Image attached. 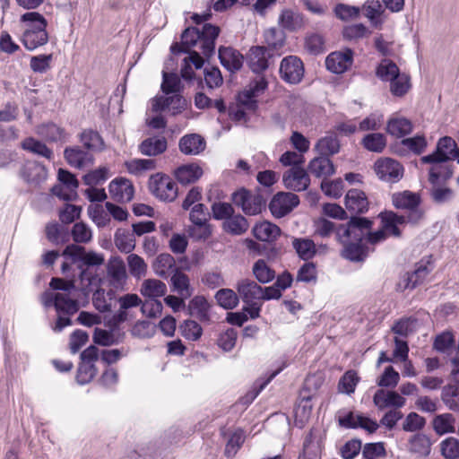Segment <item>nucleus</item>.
<instances>
[{"mask_svg":"<svg viewBox=\"0 0 459 459\" xmlns=\"http://www.w3.org/2000/svg\"><path fill=\"white\" fill-rule=\"evenodd\" d=\"M429 169V181L431 185L437 184L438 179H442L443 183H446L454 174L453 164L448 163H432Z\"/></svg>","mask_w":459,"mask_h":459,"instance_id":"39","label":"nucleus"},{"mask_svg":"<svg viewBox=\"0 0 459 459\" xmlns=\"http://www.w3.org/2000/svg\"><path fill=\"white\" fill-rule=\"evenodd\" d=\"M434 266L431 256L426 260L422 259L416 264V269L412 273H408L404 276L403 289H415L418 285L423 283L427 276L432 272Z\"/></svg>","mask_w":459,"mask_h":459,"instance_id":"15","label":"nucleus"},{"mask_svg":"<svg viewBox=\"0 0 459 459\" xmlns=\"http://www.w3.org/2000/svg\"><path fill=\"white\" fill-rule=\"evenodd\" d=\"M405 402V399L394 391L378 389L373 396L374 404L381 411L390 406L402 408Z\"/></svg>","mask_w":459,"mask_h":459,"instance_id":"28","label":"nucleus"},{"mask_svg":"<svg viewBox=\"0 0 459 459\" xmlns=\"http://www.w3.org/2000/svg\"><path fill=\"white\" fill-rule=\"evenodd\" d=\"M197 45L200 46L199 29L188 27L181 34V45L178 42L173 43L170 47V51L174 55L188 53L191 48Z\"/></svg>","mask_w":459,"mask_h":459,"instance_id":"24","label":"nucleus"},{"mask_svg":"<svg viewBox=\"0 0 459 459\" xmlns=\"http://www.w3.org/2000/svg\"><path fill=\"white\" fill-rule=\"evenodd\" d=\"M360 143L368 152L381 153L386 147L387 140L384 134L370 133L362 138Z\"/></svg>","mask_w":459,"mask_h":459,"instance_id":"42","label":"nucleus"},{"mask_svg":"<svg viewBox=\"0 0 459 459\" xmlns=\"http://www.w3.org/2000/svg\"><path fill=\"white\" fill-rule=\"evenodd\" d=\"M279 22L283 29L294 31L301 26L302 17L290 10H284L280 15Z\"/></svg>","mask_w":459,"mask_h":459,"instance_id":"61","label":"nucleus"},{"mask_svg":"<svg viewBox=\"0 0 459 459\" xmlns=\"http://www.w3.org/2000/svg\"><path fill=\"white\" fill-rule=\"evenodd\" d=\"M268 87V82L264 76L252 80L247 87L237 96V108L231 111V119L247 124L248 116L247 111L255 112L258 108L256 100Z\"/></svg>","mask_w":459,"mask_h":459,"instance_id":"2","label":"nucleus"},{"mask_svg":"<svg viewBox=\"0 0 459 459\" xmlns=\"http://www.w3.org/2000/svg\"><path fill=\"white\" fill-rule=\"evenodd\" d=\"M276 55V53L271 52V49H267L266 47L254 46L247 55V63L254 73L261 74L271 65Z\"/></svg>","mask_w":459,"mask_h":459,"instance_id":"10","label":"nucleus"},{"mask_svg":"<svg viewBox=\"0 0 459 459\" xmlns=\"http://www.w3.org/2000/svg\"><path fill=\"white\" fill-rule=\"evenodd\" d=\"M149 188L153 195L164 202H173L178 195L176 182L170 177L161 173L151 176Z\"/></svg>","mask_w":459,"mask_h":459,"instance_id":"6","label":"nucleus"},{"mask_svg":"<svg viewBox=\"0 0 459 459\" xmlns=\"http://www.w3.org/2000/svg\"><path fill=\"white\" fill-rule=\"evenodd\" d=\"M181 89V82L178 75L175 73H162L161 91L165 94L178 93Z\"/></svg>","mask_w":459,"mask_h":459,"instance_id":"59","label":"nucleus"},{"mask_svg":"<svg viewBox=\"0 0 459 459\" xmlns=\"http://www.w3.org/2000/svg\"><path fill=\"white\" fill-rule=\"evenodd\" d=\"M166 292V284L157 279H147L143 282L141 287V293L151 299H157L164 296Z\"/></svg>","mask_w":459,"mask_h":459,"instance_id":"44","label":"nucleus"},{"mask_svg":"<svg viewBox=\"0 0 459 459\" xmlns=\"http://www.w3.org/2000/svg\"><path fill=\"white\" fill-rule=\"evenodd\" d=\"M441 455L446 459L459 458V440L455 437H447L440 444Z\"/></svg>","mask_w":459,"mask_h":459,"instance_id":"64","label":"nucleus"},{"mask_svg":"<svg viewBox=\"0 0 459 459\" xmlns=\"http://www.w3.org/2000/svg\"><path fill=\"white\" fill-rule=\"evenodd\" d=\"M343 245L341 252L342 257L351 262L361 263L368 255L369 249L362 242L356 241H340Z\"/></svg>","mask_w":459,"mask_h":459,"instance_id":"23","label":"nucleus"},{"mask_svg":"<svg viewBox=\"0 0 459 459\" xmlns=\"http://www.w3.org/2000/svg\"><path fill=\"white\" fill-rule=\"evenodd\" d=\"M37 134L48 143H65L68 134L65 128L55 123H46L37 127Z\"/></svg>","mask_w":459,"mask_h":459,"instance_id":"29","label":"nucleus"},{"mask_svg":"<svg viewBox=\"0 0 459 459\" xmlns=\"http://www.w3.org/2000/svg\"><path fill=\"white\" fill-rule=\"evenodd\" d=\"M373 221L359 216H351L346 224H340L338 241L362 242L367 239L368 232L372 229Z\"/></svg>","mask_w":459,"mask_h":459,"instance_id":"4","label":"nucleus"},{"mask_svg":"<svg viewBox=\"0 0 459 459\" xmlns=\"http://www.w3.org/2000/svg\"><path fill=\"white\" fill-rule=\"evenodd\" d=\"M392 203L396 209L405 210L406 212L413 211L424 212L420 208V195L409 190L393 194Z\"/></svg>","mask_w":459,"mask_h":459,"instance_id":"18","label":"nucleus"},{"mask_svg":"<svg viewBox=\"0 0 459 459\" xmlns=\"http://www.w3.org/2000/svg\"><path fill=\"white\" fill-rule=\"evenodd\" d=\"M170 281L173 290L178 292L181 297L186 299L192 295L189 278L186 273H182L178 269H175Z\"/></svg>","mask_w":459,"mask_h":459,"instance_id":"47","label":"nucleus"},{"mask_svg":"<svg viewBox=\"0 0 459 459\" xmlns=\"http://www.w3.org/2000/svg\"><path fill=\"white\" fill-rule=\"evenodd\" d=\"M457 149L455 140L449 136H444L438 140L436 151L423 156L421 160L423 163H446L452 160Z\"/></svg>","mask_w":459,"mask_h":459,"instance_id":"12","label":"nucleus"},{"mask_svg":"<svg viewBox=\"0 0 459 459\" xmlns=\"http://www.w3.org/2000/svg\"><path fill=\"white\" fill-rule=\"evenodd\" d=\"M189 314L203 322L210 320V304L203 296L194 297L188 303Z\"/></svg>","mask_w":459,"mask_h":459,"instance_id":"38","label":"nucleus"},{"mask_svg":"<svg viewBox=\"0 0 459 459\" xmlns=\"http://www.w3.org/2000/svg\"><path fill=\"white\" fill-rule=\"evenodd\" d=\"M375 171L380 179L394 183L402 178L403 169L397 160L385 158L376 161Z\"/></svg>","mask_w":459,"mask_h":459,"instance_id":"14","label":"nucleus"},{"mask_svg":"<svg viewBox=\"0 0 459 459\" xmlns=\"http://www.w3.org/2000/svg\"><path fill=\"white\" fill-rule=\"evenodd\" d=\"M238 292L246 304H251L260 300L262 287L253 280L245 279L238 283Z\"/></svg>","mask_w":459,"mask_h":459,"instance_id":"30","label":"nucleus"},{"mask_svg":"<svg viewBox=\"0 0 459 459\" xmlns=\"http://www.w3.org/2000/svg\"><path fill=\"white\" fill-rule=\"evenodd\" d=\"M114 242L117 249L126 254H130L135 247L134 235L125 229L117 230Z\"/></svg>","mask_w":459,"mask_h":459,"instance_id":"45","label":"nucleus"},{"mask_svg":"<svg viewBox=\"0 0 459 459\" xmlns=\"http://www.w3.org/2000/svg\"><path fill=\"white\" fill-rule=\"evenodd\" d=\"M153 269L157 275L167 278L170 270L175 272V269L178 268L176 267L174 257L168 253H163L156 257L153 263Z\"/></svg>","mask_w":459,"mask_h":459,"instance_id":"48","label":"nucleus"},{"mask_svg":"<svg viewBox=\"0 0 459 459\" xmlns=\"http://www.w3.org/2000/svg\"><path fill=\"white\" fill-rule=\"evenodd\" d=\"M459 395V388L454 385H447L443 387L441 400L452 411H459V403L455 398Z\"/></svg>","mask_w":459,"mask_h":459,"instance_id":"62","label":"nucleus"},{"mask_svg":"<svg viewBox=\"0 0 459 459\" xmlns=\"http://www.w3.org/2000/svg\"><path fill=\"white\" fill-rule=\"evenodd\" d=\"M304 72L303 62L296 56H288L281 62L280 75L288 83H299L304 76Z\"/></svg>","mask_w":459,"mask_h":459,"instance_id":"11","label":"nucleus"},{"mask_svg":"<svg viewBox=\"0 0 459 459\" xmlns=\"http://www.w3.org/2000/svg\"><path fill=\"white\" fill-rule=\"evenodd\" d=\"M365 17H367L371 25L375 28H381L384 21L381 18L385 13L382 4L378 0H368L360 8Z\"/></svg>","mask_w":459,"mask_h":459,"instance_id":"33","label":"nucleus"},{"mask_svg":"<svg viewBox=\"0 0 459 459\" xmlns=\"http://www.w3.org/2000/svg\"><path fill=\"white\" fill-rule=\"evenodd\" d=\"M22 177L28 183L39 184L46 179L47 169L39 162L30 161L23 166Z\"/></svg>","mask_w":459,"mask_h":459,"instance_id":"35","label":"nucleus"},{"mask_svg":"<svg viewBox=\"0 0 459 459\" xmlns=\"http://www.w3.org/2000/svg\"><path fill=\"white\" fill-rule=\"evenodd\" d=\"M382 212L397 223V225H403L406 223L417 225L425 216V212L417 211L406 212L405 215H400L393 211H385Z\"/></svg>","mask_w":459,"mask_h":459,"instance_id":"49","label":"nucleus"},{"mask_svg":"<svg viewBox=\"0 0 459 459\" xmlns=\"http://www.w3.org/2000/svg\"><path fill=\"white\" fill-rule=\"evenodd\" d=\"M321 156H333L340 152L341 144L335 134L319 139L315 146Z\"/></svg>","mask_w":459,"mask_h":459,"instance_id":"41","label":"nucleus"},{"mask_svg":"<svg viewBox=\"0 0 459 459\" xmlns=\"http://www.w3.org/2000/svg\"><path fill=\"white\" fill-rule=\"evenodd\" d=\"M253 274L260 283H268L275 278V272L264 259H258L253 265Z\"/></svg>","mask_w":459,"mask_h":459,"instance_id":"53","label":"nucleus"},{"mask_svg":"<svg viewBox=\"0 0 459 459\" xmlns=\"http://www.w3.org/2000/svg\"><path fill=\"white\" fill-rule=\"evenodd\" d=\"M399 74V67L390 59H383L376 70L377 76L384 82H391Z\"/></svg>","mask_w":459,"mask_h":459,"instance_id":"52","label":"nucleus"},{"mask_svg":"<svg viewBox=\"0 0 459 459\" xmlns=\"http://www.w3.org/2000/svg\"><path fill=\"white\" fill-rule=\"evenodd\" d=\"M353 52L346 49L345 52H333L325 59L327 70L333 74H342L348 70L352 64Z\"/></svg>","mask_w":459,"mask_h":459,"instance_id":"20","label":"nucleus"},{"mask_svg":"<svg viewBox=\"0 0 459 459\" xmlns=\"http://www.w3.org/2000/svg\"><path fill=\"white\" fill-rule=\"evenodd\" d=\"M187 234L195 241H204L212 235L211 225L208 222H192L188 226Z\"/></svg>","mask_w":459,"mask_h":459,"instance_id":"56","label":"nucleus"},{"mask_svg":"<svg viewBox=\"0 0 459 459\" xmlns=\"http://www.w3.org/2000/svg\"><path fill=\"white\" fill-rule=\"evenodd\" d=\"M364 459H379L386 456V450L383 442L367 443L362 447Z\"/></svg>","mask_w":459,"mask_h":459,"instance_id":"63","label":"nucleus"},{"mask_svg":"<svg viewBox=\"0 0 459 459\" xmlns=\"http://www.w3.org/2000/svg\"><path fill=\"white\" fill-rule=\"evenodd\" d=\"M282 181L286 188L296 192L305 191L310 185L308 171L301 166L291 167L286 170Z\"/></svg>","mask_w":459,"mask_h":459,"instance_id":"13","label":"nucleus"},{"mask_svg":"<svg viewBox=\"0 0 459 459\" xmlns=\"http://www.w3.org/2000/svg\"><path fill=\"white\" fill-rule=\"evenodd\" d=\"M107 271L109 284L116 290H122L127 278L125 264L118 260L110 262Z\"/></svg>","mask_w":459,"mask_h":459,"instance_id":"32","label":"nucleus"},{"mask_svg":"<svg viewBox=\"0 0 459 459\" xmlns=\"http://www.w3.org/2000/svg\"><path fill=\"white\" fill-rule=\"evenodd\" d=\"M116 330H104L101 328H95L93 333V342L101 346H111L118 344L121 342L120 337H116L114 332Z\"/></svg>","mask_w":459,"mask_h":459,"instance_id":"58","label":"nucleus"},{"mask_svg":"<svg viewBox=\"0 0 459 459\" xmlns=\"http://www.w3.org/2000/svg\"><path fill=\"white\" fill-rule=\"evenodd\" d=\"M231 203L241 207L244 213L249 216L261 213L266 206V199L261 194L252 195L244 187L231 195Z\"/></svg>","mask_w":459,"mask_h":459,"instance_id":"5","label":"nucleus"},{"mask_svg":"<svg viewBox=\"0 0 459 459\" xmlns=\"http://www.w3.org/2000/svg\"><path fill=\"white\" fill-rule=\"evenodd\" d=\"M411 131L412 124L405 117H392L386 124V132L397 138H402Z\"/></svg>","mask_w":459,"mask_h":459,"instance_id":"40","label":"nucleus"},{"mask_svg":"<svg viewBox=\"0 0 459 459\" xmlns=\"http://www.w3.org/2000/svg\"><path fill=\"white\" fill-rule=\"evenodd\" d=\"M47 238L55 245L64 244L68 240L66 229L57 223H49L46 227Z\"/></svg>","mask_w":459,"mask_h":459,"instance_id":"57","label":"nucleus"},{"mask_svg":"<svg viewBox=\"0 0 459 459\" xmlns=\"http://www.w3.org/2000/svg\"><path fill=\"white\" fill-rule=\"evenodd\" d=\"M292 247L298 255L305 261L313 258L316 253V245L314 241L309 238H294Z\"/></svg>","mask_w":459,"mask_h":459,"instance_id":"50","label":"nucleus"},{"mask_svg":"<svg viewBox=\"0 0 459 459\" xmlns=\"http://www.w3.org/2000/svg\"><path fill=\"white\" fill-rule=\"evenodd\" d=\"M62 255L75 269L80 290L85 294L91 291V286L100 281L94 267L104 264V255L94 251H86L84 247L77 244L67 245Z\"/></svg>","mask_w":459,"mask_h":459,"instance_id":"1","label":"nucleus"},{"mask_svg":"<svg viewBox=\"0 0 459 459\" xmlns=\"http://www.w3.org/2000/svg\"><path fill=\"white\" fill-rule=\"evenodd\" d=\"M431 445L430 438L427 435L417 433L409 439L408 450L411 454L426 457L430 454Z\"/></svg>","mask_w":459,"mask_h":459,"instance_id":"36","label":"nucleus"},{"mask_svg":"<svg viewBox=\"0 0 459 459\" xmlns=\"http://www.w3.org/2000/svg\"><path fill=\"white\" fill-rule=\"evenodd\" d=\"M42 302L46 307H55L57 313L72 316L79 310V303L71 299L67 293L44 292Z\"/></svg>","mask_w":459,"mask_h":459,"instance_id":"7","label":"nucleus"},{"mask_svg":"<svg viewBox=\"0 0 459 459\" xmlns=\"http://www.w3.org/2000/svg\"><path fill=\"white\" fill-rule=\"evenodd\" d=\"M345 207L351 216H357L368 211L369 202L362 190L352 188L345 195Z\"/></svg>","mask_w":459,"mask_h":459,"instance_id":"17","label":"nucleus"},{"mask_svg":"<svg viewBox=\"0 0 459 459\" xmlns=\"http://www.w3.org/2000/svg\"><path fill=\"white\" fill-rule=\"evenodd\" d=\"M220 28L211 23L204 24L202 30H199L200 34V50L202 54L210 57L214 54L215 39L219 36Z\"/></svg>","mask_w":459,"mask_h":459,"instance_id":"21","label":"nucleus"},{"mask_svg":"<svg viewBox=\"0 0 459 459\" xmlns=\"http://www.w3.org/2000/svg\"><path fill=\"white\" fill-rule=\"evenodd\" d=\"M119 309L106 323L111 330H117L119 325L128 319L127 310L142 305V299L137 294L127 293L118 298Z\"/></svg>","mask_w":459,"mask_h":459,"instance_id":"8","label":"nucleus"},{"mask_svg":"<svg viewBox=\"0 0 459 459\" xmlns=\"http://www.w3.org/2000/svg\"><path fill=\"white\" fill-rule=\"evenodd\" d=\"M80 141L88 151L100 152L104 150L103 138L97 131L91 129L83 130L80 134Z\"/></svg>","mask_w":459,"mask_h":459,"instance_id":"43","label":"nucleus"},{"mask_svg":"<svg viewBox=\"0 0 459 459\" xmlns=\"http://www.w3.org/2000/svg\"><path fill=\"white\" fill-rule=\"evenodd\" d=\"M202 168L195 163L185 164L178 167L175 172L177 180L184 186L196 182L203 176Z\"/></svg>","mask_w":459,"mask_h":459,"instance_id":"31","label":"nucleus"},{"mask_svg":"<svg viewBox=\"0 0 459 459\" xmlns=\"http://www.w3.org/2000/svg\"><path fill=\"white\" fill-rule=\"evenodd\" d=\"M359 377L355 370L346 371L340 378L338 383V390L346 394L354 393L356 385L359 382Z\"/></svg>","mask_w":459,"mask_h":459,"instance_id":"55","label":"nucleus"},{"mask_svg":"<svg viewBox=\"0 0 459 459\" xmlns=\"http://www.w3.org/2000/svg\"><path fill=\"white\" fill-rule=\"evenodd\" d=\"M139 152L148 157H155L164 153L168 149V141L163 135H154L144 139L139 144Z\"/></svg>","mask_w":459,"mask_h":459,"instance_id":"26","label":"nucleus"},{"mask_svg":"<svg viewBox=\"0 0 459 459\" xmlns=\"http://www.w3.org/2000/svg\"><path fill=\"white\" fill-rule=\"evenodd\" d=\"M205 147L204 138L198 134H186L178 142L179 151L185 155H198Z\"/></svg>","mask_w":459,"mask_h":459,"instance_id":"27","label":"nucleus"},{"mask_svg":"<svg viewBox=\"0 0 459 459\" xmlns=\"http://www.w3.org/2000/svg\"><path fill=\"white\" fill-rule=\"evenodd\" d=\"M111 198L117 203L129 202L133 199L134 190L132 182L125 178L113 179L108 186Z\"/></svg>","mask_w":459,"mask_h":459,"instance_id":"19","label":"nucleus"},{"mask_svg":"<svg viewBox=\"0 0 459 459\" xmlns=\"http://www.w3.org/2000/svg\"><path fill=\"white\" fill-rule=\"evenodd\" d=\"M307 171L316 178L325 180L335 173V167L330 158L319 155L310 160Z\"/></svg>","mask_w":459,"mask_h":459,"instance_id":"25","label":"nucleus"},{"mask_svg":"<svg viewBox=\"0 0 459 459\" xmlns=\"http://www.w3.org/2000/svg\"><path fill=\"white\" fill-rule=\"evenodd\" d=\"M411 88L410 76L405 74H399L390 82V91L396 97H402Z\"/></svg>","mask_w":459,"mask_h":459,"instance_id":"60","label":"nucleus"},{"mask_svg":"<svg viewBox=\"0 0 459 459\" xmlns=\"http://www.w3.org/2000/svg\"><path fill=\"white\" fill-rule=\"evenodd\" d=\"M115 297L113 290L105 291L103 289H98L92 296V304L100 313L109 312L112 308V299Z\"/></svg>","mask_w":459,"mask_h":459,"instance_id":"46","label":"nucleus"},{"mask_svg":"<svg viewBox=\"0 0 459 459\" xmlns=\"http://www.w3.org/2000/svg\"><path fill=\"white\" fill-rule=\"evenodd\" d=\"M255 238L263 242H272L281 234V229L267 221L257 223L252 230Z\"/></svg>","mask_w":459,"mask_h":459,"instance_id":"34","label":"nucleus"},{"mask_svg":"<svg viewBox=\"0 0 459 459\" xmlns=\"http://www.w3.org/2000/svg\"><path fill=\"white\" fill-rule=\"evenodd\" d=\"M455 417L451 413H444L437 415L432 421V426L435 430V432L442 436L446 433H454L455 427Z\"/></svg>","mask_w":459,"mask_h":459,"instance_id":"51","label":"nucleus"},{"mask_svg":"<svg viewBox=\"0 0 459 459\" xmlns=\"http://www.w3.org/2000/svg\"><path fill=\"white\" fill-rule=\"evenodd\" d=\"M299 204V197L291 192H279L269 203V210L275 218H282Z\"/></svg>","mask_w":459,"mask_h":459,"instance_id":"9","label":"nucleus"},{"mask_svg":"<svg viewBox=\"0 0 459 459\" xmlns=\"http://www.w3.org/2000/svg\"><path fill=\"white\" fill-rule=\"evenodd\" d=\"M21 21L28 23V28L24 30L21 39L26 49L33 51L48 43V22L42 14L37 12L25 13L22 15Z\"/></svg>","mask_w":459,"mask_h":459,"instance_id":"3","label":"nucleus"},{"mask_svg":"<svg viewBox=\"0 0 459 459\" xmlns=\"http://www.w3.org/2000/svg\"><path fill=\"white\" fill-rule=\"evenodd\" d=\"M64 157L67 163L75 169H82L87 165L93 164L94 161L92 154L79 146L66 147L64 151Z\"/></svg>","mask_w":459,"mask_h":459,"instance_id":"22","label":"nucleus"},{"mask_svg":"<svg viewBox=\"0 0 459 459\" xmlns=\"http://www.w3.org/2000/svg\"><path fill=\"white\" fill-rule=\"evenodd\" d=\"M62 274L65 277V279L62 278H52L50 281V287L53 290H64L65 292H70L73 290H75L76 284H79L78 274L75 272V269L71 266L68 262H64L61 266ZM78 289L80 286L78 285Z\"/></svg>","mask_w":459,"mask_h":459,"instance_id":"16","label":"nucleus"},{"mask_svg":"<svg viewBox=\"0 0 459 459\" xmlns=\"http://www.w3.org/2000/svg\"><path fill=\"white\" fill-rule=\"evenodd\" d=\"M21 146L24 151L31 152L39 157H43L48 160H51L54 158L53 151L48 148L46 143L34 137L25 138L22 142Z\"/></svg>","mask_w":459,"mask_h":459,"instance_id":"37","label":"nucleus"},{"mask_svg":"<svg viewBox=\"0 0 459 459\" xmlns=\"http://www.w3.org/2000/svg\"><path fill=\"white\" fill-rule=\"evenodd\" d=\"M212 217L214 220H224L223 229L230 232V204L223 201H216L212 203L211 206Z\"/></svg>","mask_w":459,"mask_h":459,"instance_id":"54","label":"nucleus"}]
</instances>
